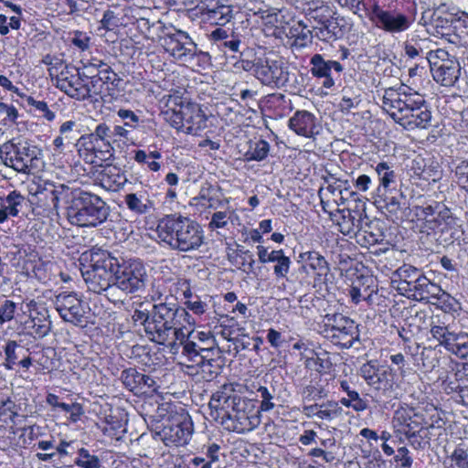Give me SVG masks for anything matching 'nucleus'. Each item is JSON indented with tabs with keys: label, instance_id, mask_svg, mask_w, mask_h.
I'll list each match as a JSON object with an SVG mask.
<instances>
[{
	"label": "nucleus",
	"instance_id": "nucleus-1",
	"mask_svg": "<svg viewBox=\"0 0 468 468\" xmlns=\"http://www.w3.org/2000/svg\"><path fill=\"white\" fill-rule=\"evenodd\" d=\"M382 108L406 130L431 126L432 113L424 97L405 84L385 90Z\"/></svg>",
	"mask_w": 468,
	"mask_h": 468
},
{
	"label": "nucleus",
	"instance_id": "nucleus-2",
	"mask_svg": "<svg viewBox=\"0 0 468 468\" xmlns=\"http://www.w3.org/2000/svg\"><path fill=\"white\" fill-rule=\"evenodd\" d=\"M156 233L160 242L180 252L197 250L204 243L201 226L188 217L171 214L159 220Z\"/></svg>",
	"mask_w": 468,
	"mask_h": 468
},
{
	"label": "nucleus",
	"instance_id": "nucleus-3",
	"mask_svg": "<svg viewBox=\"0 0 468 468\" xmlns=\"http://www.w3.org/2000/svg\"><path fill=\"white\" fill-rule=\"evenodd\" d=\"M181 90H172L164 95L162 102L165 119L172 127L187 134H197L207 127V116L198 104L184 97Z\"/></svg>",
	"mask_w": 468,
	"mask_h": 468
},
{
	"label": "nucleus",
	"instance_id": "nucleus-4",
	"mask_svg": "<svg viewBox=\"0 0 468 468\" xmlns=\"http://www.w3.org/2000/svg\"><path fill=\"white\" fill-rule=\"evenodd\" d=\"M67 207V218L72 225L82 228H95L106 221L110 207L99 196L80 191L70 196Z\"/></svg>",
	"mask_w": 468,
	"mask_h": 468
},
{
	"label": "nucleus",
	"instance_id": "nucleus-5",
	"mask_svg": "<svg viewBox=\"0 0 468 468\" xmlns=\"http://www.w3.org/2000/svg\"><path fill=\"white\" fill-rule=\"evenodd\" d=\"M81 260L90 261L83 265L81 274L90 292L101 294L113 286V271L118 264V259L109 251L92 249L82 255Z\"/></svg>",
	"mask_w": 468,
	"mask_h": 468
},
{
	"label": "nucleus",
	"instance_id": "nucleus-6",
	"mask_svg": "<svg viewBox=\"0 0 468 468\" xmlns=\"http://www.w3.org/2000/svg\"><path fill=\"white\" fill-rule=\"evenodd\" d=\"M40 150L26 140L12 139L0 145V158L5 165L28 175L36 166Z\"/></svg>",
	"mask_w": 468,
	"mask_h": 468
},
{
	"label": "nucleus",
	"instance_id": "nucleus-7",
	"mask_svg": "<svg viewBox=\"0 0 468 468\" xmlns=\"http://www.w3.org/2000/svg\"><path fill=\"white\" fill-rule=\"evenodd\" d=\"M19 310L21 314H17V319L25 334L36 339L48 335L51 329V322L45 303L34 299L25 300Z\"/></svg>",
	"mask_w": 468,
	"mask_h": 468
},
{
	"label": "nucleus",
	"instance_id": "nucleus-8",
	"mask_svg": "<svg viewBox=\"0 0 468 468\" xmlns=\"http://www.w3.org/2000/svg\"><path fill=\"white\" fill-rule=\"evenodd\" d=\"M447 318L446 314L433 316L430 333L448 352L459 358H466L468 356V334L452 331L451 325L447 324Z\"/></svg>",
	"mask_w": 468,
	"mask_h": 468
},
{
	"label": "nucleus",
	"instance_id": "nucleus-9",
	"mask_svg": "<svg viewBox=\"0 0 468 468\" xmlns=\"http://www.w3.org/2000/svg\"><path fill=\"white\" fill-rule=\"evenodd\" d=\"M147 272L139 260L122 261L115 266L113 271V286L126 293L139 292L145 287Z\"/></svg>",
	"mask_w": 468,
	"mask_h": 468
},
{
	"label": "nucleus",
	"instance_id": "nucleus-10",
	"mask_svg": "<svg viewBox=\"0 0 468 468\" xmlns=\"http://www.w3.org/2000/svg\"><path fill=\"white\" fill-rule=\"evenodd\" d=\"M360 376L366 383L386 399L396 398L395 376L387 366H379L377 361L370 360L360 367Z\"/></svg>",
	"mask_w": 468,
	"mask_h": 468
},
{
	"label": "nucleus",
	"instance_id": "nucleus-11",
	"mask_svg": "<svg viewBox=\"0 0 468 468\" xmlns=\"http://www.w3.org/2000/svg\"><path fill=\"white\" fill-rule=\"evenodd\" d=\"M433 80L444 87H452L459 80L461 66L454 57L442 48L435 49V52L428 58Z\"/></svg>",
	"mask_w": 468,
	"mask_h": 468
},
{
	"label": "nucleus",
	"instance_id": "nucleus-12",
	"mask_svg": "<svg viewBox=\"0 0 468 468\" xmlns=\"http://www.w3.org/2000/svg\"><path fill=\"white\" fill-rule=\"evenodd\" d=\"M159 43L170 57L183 63L192 61L197 55V44L183 30L165 33L160 36Z\"/></svg>",
	"mask_w": 468,
	"mask_h": 468
},
{
	"label": "nucleus",
	"instance_id": "nucleus-13",
	"mask_svg": "<svg viewBox=\"0 0 468 468\" xmlns=\"http://www.w3.org/2000/svg\"><path fill=\"white\" fill-rule=\"evenodd\" d=\"M33 195L37 198V206L47 216L58 215V206L61 200L70 197L72 191L63 184L43 182L38 184Z\"/></svg>",
	"mask_w": 468,
	"mask_h": 468
},
{
	"label": "nucleus",
	"instance_id": "nucleus-14",
	"mask_svg": "<svg viewBox=\"0 0 468 468\" xmlns=\"http://www.w3.org/2000/svg\"><path fill=\"white\" fill-rule=\"evenodd\" d=\"M231 424L226 423L227 428L238 433H245L254 430L260 424L259 411H255L250 400L239 398L227 412Z\"/></svg>",
	"mask_w": 468,
	"mask_h": 468
},
{
	"label": "nucleus",
	"instance_id": "nucleus-15",
	"mask_svg": "<svg viewBox=\"0 0 468 468\" xmlns=\"http://www.w3.org/2000/svg\"><path fill=\"white\" fill-rule=\"evenodd\" d=\"M381 30L391 34L407 31L412 25L410 16L402 13L388 11L374 4L367 16Z\"/></svg>",
	"mask_w": 468,
	"mask_h": 468
},
{
	"label": "nucleus",
	"instance_id": "nucleus-16",
	"mask_svg": "<svg viewBox=\"0 0 468 468\" xmlns=\"http://www.w3.org/2000/svg\"><path fill=\"white\" fill-rule=\"evenodd\" d=\"M253 72L264 85L282 87L289 81L288 69L282 60L258 58Z\"/></svg>",
	"mask_w": 468,
	"mask_h": 468
},
{
	"label": "nucleus",
	"instance_id": "nucleus-17",
	"mask_svg": "<svg viewBox=\"0 0 468 468\" xmlns=\"http://www.w3.org/2000/svg\"><path fill=\"white\" fill-rule=\"evenodd\" d=\"M327 336L335 345L350 348L358 339V330L355 322L343 314H336L328 317Z\"/></svg>",
	"mask_w": 468,
	"mask_h": 468
},
{
	"label": "nucleus",
	"instance_id": "nucleus-18",
	"mask_svg": "<svg viewBox=\"0 0 468 468\" xmlns=\"http://www.w3.org/2000/svg\"><path fill=\"white\" fill-rule=\"evenodd\" d=\"M170 347L174 354L179 353V348H181V357L185 359L184 362H181L182 365H185L186 362L191 363V365L200 363L203 361L204 358L202 356L206 353L212 354L211 346L198 345L192 338L188 337L184 328L178 330L176 336L170 344Z\"/></svg>",
	"mask_w": 468,
	"mask_h": 468
},
{
	"label": "nucleus",
	"instance_id": "nucleus-19",
	"mask_svg": "<svg viewBox=\"0 0 468 468\" xmlns=\"http://www.w3.org/2000/svg\"><path fill=\"white\" fill-rule=\"evenodd\" d=\"M56 310L65 321L79 325L85 322L86 304L73 292H61L56 296Z\"/></svg>",
	"mask_w": 468,
	"mask_h": 468
},
{
	"label": "nucleus",
	"instance_id": "nucleus-20",
	"mask_svg": "<svg viewBox=\"0 0 468 468\" xmlns=\"http://www.w3.org/2000/svg\"><path fill=\"white\" fill-rule=\"evenodd\" d=\"M150 316L172 327H180L185 323L195 325V319L186 308L178 307L176 303H161L154 304Z\"/></svg>",
	"mask_w": 468,
	"mask_h": 468
},
{
	"label": "nucleus",
	"instance_id": "nucleus-21",
	"mask_svg": "<svg viewBox=\"0 0 468 468\" xmlns=\"http://www.w3.org/2000/svg\"><path fill=\"white\" fill-rule=\"evenodd\" d=\"M55 85L72 99L84 101L90 97L91 89L81 79L80 72L62 70L55 80Z\"/></svg>",
	"mask_w": 468,
	"mask_h": 468
},
{
	"label": "nucleus",
	"instance_id": "nucleus-22",
	"mask_svg": "<svg viewBox=\"0 0 468 468\" xmlns=\"http://www.w3.org/2000/svg\"><path fill=\"white\" fill-rule=\"evenodd\" d=\"M311 73L317 79H324L323 87L331 89L335 84V74L337 77L343 71V66L335 60H326L321 54L314 55L310 59Z\"/></svg>",
	"mask_w": 468,
	"mask_h": 468
},
{
	"label": "nucleus",
	"instance_id": "nucleus-23",
	"mask_svg": "<svg viewBox=\"0 0 468 468\" xmlns=\"http://www.w3.org/2000/svg\"><path fill=\"white\" fill-rule=\"evenodd\" d=\"M81 146L79 150L83 160L90 165H101L103 162L112 156L111 143H103L93 139H85L82 135L80 139Z\"/></svg>",
	"mask_w": 468,
	"mask_h": 468
},
{
	"label": "nucleus",
	"instance_id": "nucleus-24",
	"mask_svg": "<svg viewBox=\"0 0 468 468\" xmlns=\"http://www.w3.org/2000/svg\"><path fill=\"white\" fill-rule=\"evenodd\" d=\"M191 426L192 424L187 418H184L182 420H174L165 425L158 435L165 445H185L191 438Z\"/></svg>",
	"mask_w": 468,
	"mask_h": 468
},
{
	"label": "nucleus",
	"instance_id": "nucleus-25",
	"mask_svg": "<svg viewBox=\"0 0 468 468\" xmlns=\"http://www.w3.org/2000/svg\"><path fill=\"white\" fill-rule=\"evenodd\" d=\"M225 2L226 0H214L210 5H207L199 13L201 20L210 25H227L233 17V10Z\"/></svg>",
	"mask_w": 468,
	"mask_h": 468
},
{
	"label": "nucleus",
	"instance_id": "nucleus-26",
	"mask_svg": "<svg viewBox=\"0 0 468 468\" xmlns=\"http://www.w3.org/2000/svg\"><path fill=\"white\" fill-rule=\"evenodd\" d=\"M393 421L400 432L413 436L422 428L423 417L413 408L401 407L395 411Z\"/></svg>",
	"mask_w": 468,
	"mask_h": 468
},
{
	"label": "nucleus",
	"instance_id": "nucleus-27",
	"mask_svg": "<svg viewBox=\"0 0 468 468\" xmlns=\"http://www.w3.org/2000/svg\"><path fill=\"white\" fill-rule=\"evenodd\" d=\"M180 327H172L165 323L160 322L153 317H149L147 323L144 324V331L150 340L159 345H168L176 336V333Z\"/></svg>",
	"mask_w": 468,
	"mask_h": 468
},
{
	"label": "nucleus",
	"instance_id": "nucleus-28",
	"mask_svg": "<svg viewBox=\"0 0 468 468\" xmlns=\"http://www.w3.org/2000/svg\"><path fill=\"white\" fill-rule=\"evenodd\" d=\"M315 116L307 111H297L288 122V126L296 134L305 137L312 138L318 132L315 131Z\"/></svg>",
	"mask_w": 468,
	"mask_h": 468
},
{
	"label": "nucleus",
	"instance_id": "nucleus-29",
	"mask_svg": "<svg viewBox=\"0 0 468 468\" xmlns=\"http://www.w3.org/2000/svg\"><path fill=\"white\" fill-rule=\"evenodd\" d=\"M432 41L430 38H422L418 35H412L404 42V54L408 58L419 59L423 57L428 60L432 49Z\"/></svg>",
	"mask_w": 468,
	"mask_h": 468
},
{
	"label": "nucleus",
	"instance_id": "nucleus-30",
	"mask_svg": "<svg viewBox=\"0 0 468 468\" xmlns=\"http://www.w3.org/2000/svg\"><path fill=\"white\" fill-rule=\"evenodd\" d=\"M334 220L336 222L339 231L344 235H351L363 230L362 214L358 211L339 210L335 215Z\"/></svg>",
	"mask_w": 468,
	"mask_h": 468
},
{
	"label": "nucleus",
	"instance_id": "nucleus-31",
	"mask_svg": "<svg viewBox=\"0 0 468 468\" xmlns=\"http://www.w3.org/2000/svg\"><path fill=\"white\" fill-rule=\"evenodd\" d=\"M25 201V197L17 190H12L6 196L0 197V223L5 222L10 217H16Z\"/></svg>",
	"mask_w": 468,
	"mask_h": 468
},
{
	"label": "nucleus",
	"instance_id": "nucleus-32",
	"mask_svg": "<svg viewBox=\"0 0 468 468\" xmlns=\"http://www.w3.org/2000/svg\"><path fill=\"white\" fill-rule=\"evenodd\" d=\"M413 289H409L414 292L413 296L420 300H428L429 298L441 299L444 294L442 289L436 283L431 282L424 275L418 276L412 280Z\"/></svg>",
	"mask_w": 468,
	"mask_h": 468
},
{
	"label": "nucleus",
	"instance_id": "nucleus-33",
	"mask_svg": "<svg viewBox=\"0 0 468 468\" xmlns=\"http://www.w3.org/2000/svg\"><path fill=\"white\" fill-rule=\"evenodd\" d=\"M127 182L125 174L121 168L108 165L100 174V185L108 191L116 192Z\"/></svg>",
	"mask_w": 468,
	"mask_h": 468
},
{
	"label": "nucleus",
	"instance_id": "nucleus-34",
	"mask_svg": "<svg viewBox=\"0 0 468 468\" xmlns=\"http://www.w3.org/2000/svg\"><path fill=\"white\" fill-rule=\"evenodd\" d=\"M124 201L128 209L137 215L147 214L154 208V201L145 189L127 194Z\"/></svg>",
	"mask_w": 468,
	"mask_h": 468
},
{
	"label": "nucleus",
	"instance_id": "nucleus-35",
	"mask_svg": "<svg viewBox=\"0 0 468 468\" xmlns=\"http://www.w3.org/2000/svg\"><path fill=\"white\" fill-rule=\"evenodd\" d=\"M239 398L240 396L234 394L232 384L224 385L219 390L213 393L209 401V407L216 410H225L227 413Z\"/></svg>",
	"mask_w": 468,
	"mask_h": 468
},
{
	"label": "nucleus",
	"instance_id": "nucleus-36",
	"mask_svg": "<svg viewBox=\"0 0 468 468\" xmlns=\"http://www.w3.org/2000/svg\"><path fill=\"white\" fill-rule=\"evenodd\" d=\"M379 185L377 188L378 194H384L388 188L396 184L397 174L393 166L387 162L378 163L375 166Z\"/></svg>",
	"mask_w": 468,
	"mask_h": 468
},
{
	"label": "nucleus",
	"instance_id": "nucleus-37",
	"mask_svg": "<svg viewBox=\"0 0 468 468\" xmlns=\"http://www.w3.org/2000/svg\"><path fill=\"white\" fill-rule=\"evenodd\" d=\"M306 265L318 277L325 276L329 271L328 263L325 259L316 251H306L300 255Z\"/></svg>",
	"mask_w": 468,
	"mask_h": 468
},
{
	"label": "nucleus",
	"instance_id": "nucleus-38",
	"mask_svg": "<svg viewBox=\"0 0 468 468\" xmlns=\"http://www.w3.org/2000/svg\"><path fill=\"white\" fill-rule=\"evenodd\" d=\"M211 354L206 353L202 357V362L196 363L195 365H186V367L193 371L189 374H199L201 373L204 378H213L218 374V366L215 359L210 357Z\"/></svg>",
	"mask_w": 468,
	"mask_h": 468
},
{
	"label": "nucleus",
	"instance_id": "nucleus-39",
	"mask_svg": "<svg viewBox=\"0 0 468 468\" xmlns=\"http://www.w3.org/2000/svg\"><path fill=\"white\" fill-rule=\"evenodd\" d=\"M314 33L320 40L330 42L339 37L341 30L335 19H327L320 27H314Z\"/></svg>",
	"mask_w": 468,
	"mask_h": 468
},
{
	"label": "nucleus",
	"instance_id": "nucleus-40",
	"mask_svg": "<svg viewBox=\"0 0 468 468\" xmlns=\"http://www.w3.org/2000/svg\"><path fill=\"white\" fill-rule=\"evenodd\" d=\"M311 356H303L302 354V359H305L304 365L307 368L317 372H322L329 369L331 362L326 352L315 353L314 350H310Z\"/></svg>",
	"mask_w": 468,
	"mask_h": 468
},
{
	"label": "nucleus",
	"instance_id": "nucleus-41",
	"mask_svg": "<svg viewBox=\"0 0 468 468\" xmlns=\"http://www.w3.org/2000/svg\"><path fill=\"white\" fill-rule=\"evenodd\" d=\"M133 158L138 164H146L151 171L157 172L160 170L161 165L155 160L161 159L162 154L157 150L150 151L149 153H146L144 150H136Z\"/></svg>",
	"mask_w": 468,
	"mask_h": 468
},
{
	"label": "nucleus",
	"instance_id": "nucleus-42",
	"mask_svg": "<svg viewBox=\"0 0 468 468\" xmlns=\"http://www.w3.org/2000/svg\"><path fill=\"white\" fill-rule=\"evenodd\" d=\"M339 403L346 408H350L356 412H362L368 409V400L360 396L356 390H353L346 397L342 398Z\"/></svg>",
	"mask_w": 468,
	"mask_h": 468
},
{
	"label": "nucleus",
	"instance_id": "nucleus-43",
	"mask_svg": "<svg viewBox=\"0 0 468 468\" xmlns=\"http://www.w3.org/2000/svg\"><path fill=\"white\" fill-rule=\"evenodd\" d=\"M121 378L124 386L131 391H141V382L144 379V374L134 368H128L122 371Z\"/></svg>",
	"mask_w": 468,
	"mask_h": 468
},
{
	"label": "nucleus",
	"instance_id": "nucleus-44",
	"mask_svg": "<svg viewBox=\"0 0 468 468\" xmlns=\"http://www.w3.org/2000/svg\"><path fill=\"white\" fill-rule=\"evenodd\" d=\"M194 325L190 326L185 323V324H182L181 328H184V331L187 333L188 337L192 338L194 341H198L200 344H202V346H211L212 353L214 352V345H215V339L213 335L210 332H205V331H198L195 332Z\"/></svg>",
	"mask_w": 468,
	"mask_h": 468
},
{
	"label": "nucleus",
	"instance_id": "nucleus-45",
	"mask_svg": "<svg viewBox=\"0 0 468 468\" xmlns=\"http://www.w3.org/2000/svg\"><path fill=\"white\" fill-rule=\"evenodd\" d=\"M342 414V408L339 403L334 400H327L319 405L318 419L331 421Z\"/></svg>",
	"mask_w": 468,
	"mask_h": 468
},
{
	"label": "nucleus",
	"instance_id": "nucleus-46",
	"mask_svg": "<svg viewBox=\"0 0 468 468\" xmlns=\"http://www.w3.org/2000/svg\"><path fill=\"white\" fill-rule=\"evenodd\" d=\"M210 297L206 295L203 298L199 295L194 294L191 298L184 301L186 308L191 311L196 315L204 314L208 309V302Z\"/></svg>",
	"mask_w": 468,
	"mask_h": 468
},
{
	"label": "nucleus",
	"instance_id": "nucleus-47",
	"mask_svg": "<svg viewBox=\"0 0 468 468\" xmlns=\"http://www.w3.org/2000/svg\"><path fill=\"white\" fill-rule=\"evenodd\" d=\"M234 214V210L217 211L213 213L208 223V229L216 230L225 229L229 222L231 221V218Z\"/></svg>",
	"mask_w": 468,
	"mask_h": 468
},
{
	"label": "nucleus",
	"instance_id": "nucleus-48",
	"mask_svg": "<svg viewBox=\"0 0 468 468\" xmlns=\"http://www.w3.org/2000/svg\"><path fill=\"white\" fill-rule=\"evenodd\" d=\"M399 278L410 287L413 289L412 280H415L418 276H421L420 270L414 266L404 264L396 271Z\"/></svg>",
	"mask_w": 468,
	"mask_h": 468
},
{
	"label": "nucleus",
	"instance_id": "nucleus-49",
	"mask_svg": "<svg viewBox=\"0 0 468 468\" xmlns=\"http://www.w3.org/2000/svg\"><path fill=\"white\" fill-rule=\"evenodd\" d=\"M340 6L346 8L357 15L359 17L367 16V13L370 10V7L367 6L364 0H335Z\"/></svg>",
	"mask_w": 468,
	"mask_h": 468
},
{
	"label": "nucleus",
	"instance_id": "nucleus-50",
	"mask_svg": "<svg viewBox=\"0 0 468 468\" xmlns=\"http://www.w3.org/2000/svg\"><path fill=\"white\" fill-rule=\"evenodd\" d=\"M23 99H25L28 106L33 107L36 111L42 113V116L47 121L52 122L55 119V112L49 110L47 102H45L44 101H37L32 96L27 95H26Z\"/></svg>",
	"mask_w": 468,
	"mask_h": 468
},
{
	"label": "nucleus",
	"instance_id": "nucleus-51",
	"mask_svg": "<svg viewBox=\"0 0 468 468\" xmlns=\"http://www.w3.org/2000/svg\"><path fill=\"white\" fill-rule=\"evenodd\" d=\"M76 465L82 468H100L101 463L97 456L92 455L88 450L81 448L75 461Z\"/></svg>",
	"mask_w": 468,
	"mask_h": 468
},
{
	"label": "nucleus",
	"instance_id": "nucleus-52",
	"mask_svg": "<svg viewBox=\"0 0 468 468\" xmlns=\"http://www.w3.org/2000/svg\"><path fill=\"white\" fill-rule=\"evenodd\" d=\"M80 62L82 64L80 75L90 79V76H96L101 67H104V62L97 58H83Z\"/></svg>",
	"mask_w": 468,
	"mask_h": 468
},
{
	"label": "nucleus",
	"instance_id": "nucleus-53",
	"mask_svg": "<svg viewBox=\"0 0 468 468\" xmlns=\"http://www.w3.org/2000/svg\"><path fill=\"white\" fill-rule=\"evenodd\" d=\"M19 347L18 344L14 340H9L5 346V361L4 366L6 369H13L14 366L19 357L16 349Z\"/></svg>",
	"mask_w": 468,
	"mask_h": 468
},
{
	"label": "nucleus",
	"instance_id": "nucleus-54",
	"mask_svg": "<svg viewBox=\"0 0 468 468\" xmlns=\"http://www.w3.org/2000/svg\"><path fill=\"white\" fill-rule=\"evenodd\" d=\"M17 310L16 304L11 300H5L0 303V325L12 321Z\"/></svg>",
	"mask_w": 468,
	"mask_h": 468
},
{
	"label": "nucleus",
	"instance_id": "nucleus-55",
	"mask_svg": "<svg viewBox=\"0 0 468 468\" xmlns=\"http://www.w3.org/2000/svg\"><path fill=\"white\" fill-rule=\"evenodd\" d=\"M0 116L4 124H15L19 116L17 109L5 102H0Z\"/></svg>",
	"mask_w": 468,
	"mask_h": 468
},
{
	"label": "nucleus",
	"instance_id": "nucleus-56",
	"mask_svg": "<svg viewBox=\"0 0 468 468\" xmlns=\"http://www.w3.org/2000/svg\"><path fill=\"white\" fill-rule=\"evenodd\" d=\"M111 133L112 132L110 127L106 123L101 122L96 126L93 133L84 136L85 139H93L103 143H111Z\"/></svg>",
	"mask_w": 468,
	"mask_h": 468
},
{
	"label": "nucleus",
	"instance_id": "nucleus-57",
	"mask_svg": "<svg viewBox=\"0 0 468 468\" xmlns=\"http://www.w3.org/2000/svg\"><path fill=\"white\" fill-rule=\"evenodd\" d=\"M96 79H98V80L101 81L103 84H112L117 80V74L111 69L110 66L104 63V67H101L99 72L96 73V76H90V80H92V82Z\"/></svg>",
	"mask_w": 468,
	"mask_h": 468
},
{
	"label": "nucleus",
	"instance_id": "nucleus-58",
	"mask_svg": "<svg viewBox=\"0 0 468 468\" xmlns=\"http://www.w3.org/2000/svg\"><path fill=\"white\" fill-rule=\"evenodd\" d=\"M257 392L261 399V406H260L261 410H262V411L271 410L275 407V404L272 402L273 395L270 392L268 388L261 386L257 389Z\"/></svg>",
	"mask_w": 468,
	"mask_h": 468
},
{
	"label": "nucleus",
	"instance_id": "nucleus-59",
	"mask_svg": "<svg viewBox=\"0 0 468 468\" xmlns=\"http://www.w3.org/2000/svg\"><path fill=\"white\" fill-rule=\"evenodd\" d=\"M291 263L290 258L283 253L273 267L275 276L277 278L286 277L289 273Z\"/></svg>",
	"mask_w": 468,
	"mask_h": 468
},
{
	"label": "nucleus",
	"instance_id": "nucleus-60",
	"mask_svg": "<svg viewBox=\"0 0 468 468\" xmlns=\"http://www.w3.org/2000/svg\"><path fill=\"white\" fill-rule=\"evenodd\" d=\"M269 150H270L269 144L264 140H261V141L255 143V145L252 148V151L250 154H251L250 159L261 161L268 155Z\"/></svg>",
	"mask_w": 468,
	"mask_h": 468
},
{
	"label": "nucleus",
	"instance_id": "nucleus-61",
	"mask_svg": "<svg viewBox=\"0 0 468 468\" xmlns=\"http://www.w3.org/2000/svg\"><path fill=\"white\" fill-rule=\"evenodd\" d=\"M452 461L457 468H468V453L459 447L456 448L452 454Z\"/></svg>",
	"mask_w": 468,
	"mask_h": 468
},
{
	"label": "nucleus",
	"instance_id": "nucleus-62",
	"mask_svg": "<svg viewBox=\"0 0 468 468\" xmlns=\"http://www.w3.org/2000/svg\"><path fill=\"white\" fill-rule=\"evenodd\" d=\"M71 42L75 47L84 51L90 48V37L87 33L75 31Z\"/></svg>",
	"mask_w": 468,
	"mask_h": 468
},
{
	"label": "nucleus",
	"instance_id": "nucleus-63",
	"mask_svg": "<svg viewBox=\"0 0 468 468\" xmlns=\"http://www.w3.org/2000/svg\"><path fill=\"white\" fill-rule=\"evenodd\" d=\"M456 176L459 183L463 185V187L468 190V162L462 161L456 167Z\"/></svg>",
	"mask_w": 468,
	"mask_h": 468
},
{
	"label": "nucleus",
	"instance_id": "nucleus-64",
	"mask_svg": "<svg viewBox=\"0 0 468 468\" xmlns=\"http://www.w3.org/2000/svg\"><path fill=\"white\" fill-rule=\"evenodd\" d=\"M456 28L461 41L468 46V15H464L463 17L459 20V27H456Z\"/></svg>",
	"mask_w": 468,
	"mask_h": 468
}]
</instances>
